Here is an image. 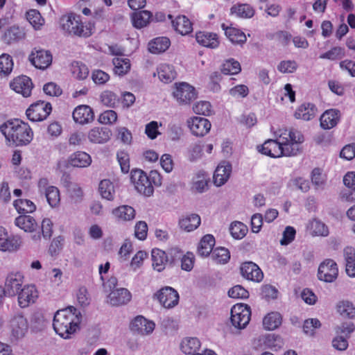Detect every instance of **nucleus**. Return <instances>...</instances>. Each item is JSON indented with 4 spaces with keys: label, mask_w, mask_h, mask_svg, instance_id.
Returning <instances> with one entry per match:
<instances>
[{
    "label": "nucleus",
    "mask_w": 355,
    "mask_h": 355,
    "mask_svg": "<svg viewBox=\"0 0 355 355\" xmlns=\"http://www.w3.org/2000/svg\"><path fill=\"white\" fill-rule=\"evenodd\" d=\"M215 244V239L211 234L204 236L199 243L198 253L201 257H207L211 254Z\"/></svg>",
    "instance_id": "4c0bfd02"
},
{
    "label": "nucleus",
    "mask_w": 355,
    "mask_h": 355,
    "mask_svg": "<svg viewBox=\"0 0 355 355\" xmlns=\"http://www.w3.org/2000/svg\"><path fill=\"white\" fill-rule=\"evenodd\" d=\"M51 110V103L38 101L30 105L26 112V114L30 121H40L45 119L50 114Z\"/></svg>",
    "instance_id": "9d476101"
},
{
    "label": "nucleus",
    "mask_w": 355,
    "mask_h": 355,
    "mask_svg": "<svg viewBox=\"0 0 355 355\" xmlns=\"http://www.w3.org/2000/svg\"><path fill=\"white\" fill-rule=\"evenodd\" d=\"M173 97L180 105H188L197 98L195 88L187 83H176L173 92Z\"/></svg>",
    "instance_id": "0eeeda50"
},
{
    "label": "nucleus",
    "mask_w": 355,
    "mask_h": 355,
    "mask_svg": "<svg viewBox=\"0 0 355 355\" xmlns=\"http://www.w3.org/2000/svg\"><path fill=\"white\" fill-rule=\"evenodd\" d=\"M67 191L70 198L76 202H80L83 198V190L77 183L69 185Z\"/></svg>",
    "instance_id": "69168bd1"
},
{
    "label": "nucleus",
    "mask_w": 355,
    "mask_h": 355,
    "mask_svg": "<svg viewBox=\"0 0 355 355\" xmlns=\"http://www.w3.org/2000/svg\"><path fill=\"white\" fill-rule=\"evenodd\" d=\"M208 181V175L205 171H198L192 178L191 191L199 193L205 192L207 189Z\"/></svg>",
    "instance_id": "bb28decb"
},
{
    "label": "nucleus",
    "mask_w": 355,
    "mask_h": 355,
    "mask_svg": "<svg viewBox=\"0 0 355 355\" xmlns=\"http://www.w3.org/2000/svg\"><path fill=\"white\" fill-rule=\"evenodd\" d=\"M251 317L250 307L244 304H236L231 309L230 320L232 325L239 329H244Z\"/></svg>",
    "instance_id": "39448f33"
},
{
    "label": "nucleus",
    "mask_w": 355,
    "mask_h": 355,
    "mask_svg": "<svg viewBox=\"0 0 355 355\" xmlns=\"http://www.w3.org/2000/svg\"><path fill=\"white\" fill-rule=\"evenodd\" d=\"M112 62L114 66V73L119 76H123L130 69V62L128 58H114Z\"/></svg>",
    "instance_id": "c03bdc74"
},
{
    "label": "nucleus",
    "mask_w": 355,
    "mask_h": 355,
    "mask_svg": "<svg viewBox=\"0 0 355 355\" xmlns=\"http://www.w3.org/2000/svg\"><path fill=\"white\" fill-rule=\"evenodd\" d=\"M132 295L124 288L112 290L108 295V302L112 306H121L130 301Z\"/></svg>",
    "instance_id": "aec40b11"
},
{
    "label": "nucleus",
    "mask_w": 355,
    "mask_h": 355,
    "mask_svg": "<svg viewBox=\"0 0 355 355\" xmlns=\"http://www.w3.org/2000/svg\"><path fill=\"white\" fill-rule=\"evenodd\" d=\"M15 224L27 232H33L37 228V223L33 217L29 215H21L15 218Z\"/></svg>",
    "instance_id": "f704fd0d"
},
{
    "label": "nucleus",
    "mask_w": 355,
    "mask_h": 355,
    "mask_svg": "<svg viewBox=\"0 0 355 355\" xmlns=\"http://www.w3.org/2000/svg\"><path fill=\"white\" fill-rule=\"evenodd\" d=\"M0 131L9 146H26L33 138V132L29 125L17 119L8 120L1 124Z\"/></svg>",
    "instance_id": "f03ea898"
},
{
    "label": "nucleus",
    "mask_w": 355,
    "mask_h": 355,
    "mask_svg": "<svg viewBox=\"0 0 355 355\" xmlns=\"http://www.w3.org/2000/svg\"><path fill=\"white\" fill-rule=\"evenodd\" d=\"M155 324L141 315L137 316L130 324L132 331L141 335L150 334L155 329Z\"/></svg>",
    "instance_id": "a211bd4d"
},
{
    "label": "nucleus",
    "mask_w": 355,
    "mask_h": 355,
    "mask_svg": "<svg viewBox=\"0 0 355 355\" xmlns=\"http://www.w3.org/2000/svg\"><path fill=\"white\" fill-rule=\"evenodd\" d=\"M18 304L21 308H26L35 302L38 297V291L33 284H26L17 294Z\"/></svg>",
    "instance_id": "f8f14e48"
},
{
    "label": "nucleus",
    "mask_w": 355,
    "mask_h": 355,
    "mask_svg": "<svg viewBox=\"0 0 355 355\" xmlns=\"http://www.w3.org/2000/svg\"><path fill=\"white\" fill-rule=\"evenodd\" d=\"M241 70L240 63L232 58L227 60L221 66V71L225 75L237 74Z\"/></svg>",
    "instance_id": "09e8293b"
},
{
    "label": "nucleus",
    "mask_w": 355,
    "mask_h": 355,
    "mask_svg": "<svg viewBox=\"0 0 355 355\" xmlns=\"http://www.w3.org/2000/svg\"><path fill=\"white\" fill-rule=\"evenodd\" d=\"M151 257L153 269L157 272L164 270L168 261L166 252L159 249H153Z\"/></svg>",
    "instance_id": "2f4dec72"
},
{
    "label": "nucleus",
    "mask_w": 355,
    "mask_h": 355,
    "mask_svg": "<svg viewBox=\"0 0 355 355\" xmlns=\"http://www.w3.org/2000/svg\"><path fill=\"white\" fill-rule=\"evenodd\" d=\"M340 119V112L336 109L326 110L320 116V126L324 130L335 127Z\"/></svg>",
    "instance_id": "393cba45"
},
{
    "label": "nucleus",
    "mask_w": 355,
    "mask_h": 355,
    "mask_svg": "<svg viewBox=\"0 0 355 355\" xmlns=\"http://www.w3.org/2000/svg\"><path fill=\"white\" fill-rule=\"evenodd\" d=\"M130 180L139 193L146 196H150L153 193V186L148 176L142 170H132Z\"/></svg>",
    "instance_id": "423d86ee"
},
{
    "label": "nucleus",
    "mask_w": 355,
    "mask_h": 355,
    "mask_svg": "<svg viewBox=\"0 0 355 355\" xmlns=\"http://www.w3.org/2000/svg\"><path fill=\"white\" fill-rule=\"evenodd\" d=\"M230 12L241 18H251L254 15V8L247 3L234 5L231 8Z\"/></svg>",
    "instance_id": "37998d69"
},
{
    "label": "nucleus",
    "mask_w": 355,
    "mask_h": 355,
    "mask_svg": "<svg viewBox=\"0 0 355 355\" xmlns=\"http://www.w3.org/2000/svg\"><path fill=\"white\" fill-rule=\"evenodd\" d=\"M112 214L118 220L129 221L135 217V210L128 205H122L113 209Z\"/></svg>",
    "instance_id": "e433bc0d"
},
{
    "label": "nucleus",
    "mask_w": 355,
    "mask_h": 355,
    "mask_svg": "<svg viewBox=\"0 0 355 355\" xmlns=\"http://www.w3.org/2000/svg\"><path fill=\"white\" fill-rule=\"evenodd\" d=\"M10 88L17 93L21 94L24 97L31 95L33 83L30 78L26 76H19L10 83Z\"/></svg>",
    "instance_id": "f3484780"
},
{
    "label": "nucleus",
    "mask_w": 355,
    "mask_h": 355,
    "mask_svg": "<svg viewBox=\"0 0 355 355\" xmlns=\"http://www.w3.org/2000/svg\"><path fill=\"white\" fill-rule=\"evenodd\" d=\"M112 136V132L108 128L96 127L88 132L89 141L94 144H104L108 141Z\"/></svg>",
    "instance_id": "5701e85b"
},
{
    "label": "nucleus",
    "mask_w": 355,
    "mask_h": 355,
    "mask_svg": "<svg viewBox=\"0 0 355 355\" xmlns=\"http://www.w3.org/2000/svg\"><path fill=\"white\" fill-rule=\"evenodd\" d=\"M73 119L76 123L86 124L93 121L94 114L92 109L86 105L76 107L73 112Z\"/></svg>",
    "instance_id": "6ab92c4d"
},
{
    "label": "nucleus",
    "mask_w": 355,
    "mask_h": 355,
    "mask_svg": "<svg viewBox=\"0 0 355 355\" xmlns=\"http://www.w3.org/2000/svg\"><path fill=\"white\" fill-rule=\"evenodd\" d=\"M311 182L316 189H323L325 184V178L319 168H314L311 172Z\"/></svg>",
    "instance_id": "13d9d810"
},
{
    "label": "nucleus",
    "mask_w": 355,
    "mask_h": 355,
    "mask_svg": "<svg viewBox=\"0 0 355 355\" xmlns=\"http://www.w3.org/2000/svg\"><path fill=\"white\" fill-rule=\"evenodd\" d=\"M338 276V267L336 262L331 259H324L318 267V278L327 283H332Z\"/></svg>",
    "instance_id": "1a4fd4ad"
},
{
    "label": "nucleus",
    "mask_w": 355,
    "mask_h": 355,
    "mask_svg": "<svg viewBox=\"0 0 355 355\" xmlns=\"http://www.w3.org/2000/svg\"><path fill=\"white\" fill-rule=\"evenodd\" d=\"M157 72L159 79L164 83L172 82L177 76L174 67L167 64H160L157 69Z\"/></svg>",
    "instance_id": "473e14b6"
},
{
    "label": "nucleus",
    "mask_w": 355,
    "mask_h": 355,
    "mask_svg": "<svg viewBox=\"0 0 355 355\" xmlns=\"http://www.w3.org/2000/svg\"><path fill=\"white\" fill-rule=\"evenodd\" d=\"M193 110L197 114L208 116L211 113V105L208 101H200L193 105Z\"/></svg>",
    "instance_id": "e2e57ef3"
},
{
    "label": "nucleus",
    "mask_w": 355,
    "mask_h": 355,
    "mask_svg": "<svg viewBox=\"0 0 355 355\" xmlns=\"http://www.w3.org/2000/svg\"><path fill=\"white\" fill-rule=\"evenodd\" d=\"M172 25L174 29L182 35L190 33L193 30L191 22L184 15L177 17L172 21Z\"/></svg>",
    "instance_id": "72a5a7b5"
},
{
    "label": "nucleus",
    "mask_w": 355,
    "mask_h": 355,
    "mask_svg": "<svg viewBox=\"0 0 355 355\" xmlns=\"http://www.w3.org/2000/svg\"><path fill=\"white\" fill-rule=\"evenodd\" d=\"M13 205L19 213H32L36 209L34 203L27 199L16 200L14 201Z\"/></svg>",
    "instance_id": "3c124183"
},
{
    "label": "nucleus",
    "mask_w": 355,
    "mask_h": 355,
    "mask_svg": "<svg viewBox=\"0 0 355 355\" xmlns=\"http://www.w3.org/2000/svg\"><path fill=\"white\" fill-rule=\"evenodd\" d=\"M13 67V62L12 57L6 53L0 55V73L3 75L9 74Z\"/></svg>",
    "instance_id": "6e6d98bb"
},
{
    "label": "nucleus",
    "mask_w": 355,
    "mask_h": 355,
    "mask_svg": "<svg viewBox=\"0 0 355 355\" xmlns=\"http://www.w3.org/2000/svg\"><path fill=\"white\" fill-rule=\"evenodd\" d=\"M170 44L171 42L168 37H159L148 43V50L152 53H160L166 51Z\"/></svg>",
    "instance_id": "c9c22d12"
},
{
    "label": "nucleus",
    "mask_w": 355,
    "mask_h": 355,
    "mask_svg": "<svg viewBox=\"0 0 355 355\" xmlns=\"http://www.w3.org/2000/svg\"><path fill=\"white\" fill-rule=\"evenodd\" d=\"M345 49L340 46H335L331 48L329 51L324 53L320 55V59H327L330 60H335L345 57Z\"/></svg>",
    "instance_id": "5fc2aeb1"
},
{
    "label": "nucleus",
    "mask_w": 355,
    "mask_h": 355,
    "mask_svg": "<svg viewBox=\"0 0 355 355\" xmlns=\"http://www.w3.org/2000/svg\"><path fill=\"white\" fill-rule=\"evenodd\" d=\"M321 327L320 320L317 318L307 319L304 322L303 324V331L304 333L309 336H312L315 334L316 329Z\"/></svg>",
    "instance_id": "864d4df0"
},
{
    "label": "nucleus",
    "mask_w": 355,
    "mask_h": 355,
    "mask_svg": "<svg viewBox=\"0 0 355 355\" xmlns=\"http://www.w3.org/2000/svg\"><path fill=\"white\" fill-rule=\"evenodd\" d=\"M202 155V146L200 144H191L187 150V157L190 162H196Z\"/></svg>",
    "instance_id": "bf43d9fd"
},
{
    "label": "nucleus",
    "mask_w": 355,
    "mask_h": 355,
    "mask_svg": "<svg viewBox=\"0 0 355 355\" xmlns=\"http://www.w3.org/2000/svg\"><path fill=\"white\" fill-rule=\"evenodd\" d=\"M200 224V218L198 214H192L182 218L179 221L181 229L187 232L196 230Z\"/></svg>",
    "instance_id": "58836bf2"
},
{
    "label": "nucleus",
    "mask_w": 355,
    "mask_h": 355,
    "mask_svg": "<svg viewBox=\"0 0 355 355\" xmlns=\"http://www.w3.org/2000/svg\"><path fill=\"white\" fill-rule=\"evenodd\" d=\"M81 315L73 306L58 311L54 315L53 326L55 331L67 339L78 329Z\"/></svg>",
    "instance_id": "7ed1b4c3"
},
{
    "label": "nucleus",
    "mask_w": 355,
    "mask_h": 355,
    "mask_svg": "<svg viewBox=\"0 0 355 355\" xmlns=\"http://www.w3.org/2000/svg\"><path fill=\"white\" fill-rule=\"evenodd\" d=\"M232 173V165L223 162L216 168L214 174V183L217 187L223 185L230 178Z\"/></svg>",
    "instance_id": "412c9836"
},
{
    "label": "nucleus",
    "mask_w": 355,
    "mask_h": 355,
    "mask_svg": "<svg viewBox=\"0 0 355 355\" xmlns=\"http://www.w3.org/2000/svg\"><path fill=\"white\" fill-rule=\"evenodd\" d=\"M42 195L45 196L51 207H56L59 205L60 202V191L56 187L53 186L49 188Z\"/></svg>",
    "instance_id": "de8ad7c7"
},
{
    "label": "nucleus",
    "mask_w": 355,
    "mask_h": 355,
    "mask_svg": "<svg viewBox=\"0 0 355 355\" xmlns=\"http://www.w3.org/2000/svg\"><path fill=\"white\" fill-rule=\"evenodd\" d=\"M317 112L318 109L314 104L304 103L297 107L294 116L297 119L310 121L315 116Z\"/></svg>",
    "instance_id": "a878e982"
},
{
    "label": "nucleus",
    "mask_w": 355,
    "mask_h": 355,
    "mask_svg": "<svg viewBox=\"0 0 355 355\" xmlns=\"http://www.w3.org/2000/svg\"><path fill=\"white\" fill-rule=\"evenodd\" d=\"M26 37L24 28L18 26H12L6 29L1 35V40L7 44L17 42Z\"/></svg>",
    "instance_id": "4be33fe9"
},
{
    "label": "nucleus",
    "mask_w": 355,
    "mask_h": 355,
    "mask_svg": "<svg viewBox=\"0 0 355 355\" xmlns=\"http://www.w3.org/2000/svg\"><path fill=\"white\" fill-rule=\"evenodd\" d=\"M248 229L241 222H234L231 224L230 232L232 237L236 239H241L246 234Z\"/></svg>",
    "instance_id": "603ef678"
},
{
    "label": "nucleus",
    "mask_w": 355,
    "mask_h": 355,
    "mask_svg": "<svg viewBox=\"0 0 355 355\" xmlns=\"http://www.w3.org/2000/svg\"><path fill=\"white\" fill-rule=\"evenodd\" d=\"M8 327L10 331L11 340H18L25 336L28 331V324L22 313H17L11 317Z\"/></svg>",
    "instance_id": "6e6552de"
},
{
    "label": "nucleus",
    "mask_w": 355,
    "mask_h": 355,
    "mask_svg": "<svg viewBox=\"0 0 355 355\" xmlns=\"http://www.w3.org/2000/svg\"><path fill=\"white\" fill-rule=\"evenodd\" d=\"M275 139L266 141L260 150L262 154L278 158L291 157L300 151V145L304 141L303 134L294 128L280 129L276 132Z\"/></svg>",
    "instance_id": "f257e3e1"
},
{
    "label": "nucleus",
    "mask_w": 355,
    "mask_h": 355,
    "mask_svg": "<svg viewBox=\"0 0 355 355\" xmlns=\"http://www.w3.org/2000/svg\"><path fill=\"white\" fill-rule=\"evenodd\" d=\"M159 303L166 309L175 306L179 302V294L172 287L166 286L156 293Z\"/></svg>",
    "instance_id": "ddd939ff"
},
{
    "label": "nucleus",
    "mask_w": 355,
    "mask_h": 355,
    "mask_svg": "<svg viewBox=\"0 0 355 355\" xmlns=\"http://www.w3.org/2000/svg\"><path fill=\"white\" fill-rule=\"evenodd\" d=\"M221 28L225 31L226 37L232 43L243 44L246 42L245 33L239 29L228 26L225 24H221Z\"/></svg>",
    "instance_id": "7c9ffc66"
},
{
    "label": "nucleus",
    "mask_w": 355,
    "mask_h": 355,
    "mask_svg": "<svg viewBox=\"0 0 355 355\" xmlns=\"http://www.w3.org/2000/svg\"><path fill=\"white\" fill-rule=\"evenodd\" d=\"M92 158L90 155L83 151H78L68 159V164L73 167L85 168L91 164Z\"/></svg>",
    "instance_id": "c85d7f7f"
},
{
    "label": "nucleus",
    "mask_w": 355,
    "mask_h": 355,
    "mask_svg": "<svg viewBox=\"0 0 355 355\" xmlns=\"http://www.w3.org/2000/svg\"><path fill=\"white\" fill-rule=\"evenodd\" d=\"M18 237H9L3 227H0V250L2 251L16 250L21 245Z\"/></svg>",
    "instance_id": "b1692460"
},
{
    "label": "nucleus",
    "mask_w": 355,
    "mask_h": 355,
    "mask_svg": "<svg viewBox=\"0 0 355 355\" xmlns=\"http://www.w3.org/2000/svg\"><path fill=\"white\" fill-rule=\"evenodd\" d=\"M116 158L122 173H128L130 171V157L128 153L124 150L118 151Z\"/></svg>",
    "instance_id": "4d7b16f0"
},
{
    "label": "nucleus",
    "mask_w": 355,
    "mask_h": 355,
    "mask_svg": "<svg viewBox=\"0 0 355 355\" xmlns=\"http://www.w3.org/2000/svg\"><path fill=\"white\" fill-rule=\"evenodd\" d=\"M188 127L191 133L196 137H203L211 129V123L205 118L193 116L187 120Z\"/></svg>",
    "instance_id": "4468645a"
},
{
    "label": "nucleus",
    "mask_w": 355,
    "mask_h": 355,
    "mask_svg": "<svg viewBox=\"0 0 355 355\" xmlns=\"http://www.w3.org/2000/svg\"><path fill=\"white\" fill-rule=\"evenodd\" d=\"M99 191L101 196L108 200H114V188L112 182L109 180H103L99 184Z\"/></svg>",
    "instance_id": "a18cd8bd"
},
{
    "label": "nucleus",
    "mask_w": 355,
    "mask_h": 355,
    "mask_svg": "<svg viewBox=\"0 0 355 355\" xmlns=\"http://www.w3.org/2000/svg\"><path fill=\"white\" fill-rule=\"evenodd\" d=\"M243 277L254 282H260L263 278V273L260 268L252 261L244 262L240 267Z\"/></svg>",
    "instance_id": "dca6fc26"
},
{
    "label": "nucleus",
    "mask_w": 355,
    "mask_h": 355,
    "mask_svg": "<svg viewBox=\"0 0 355 355\" xmlns=\"http://www.w3.org/2000/svg\"><path fill=\"white\" fill-rule=\"evenodd\" d=\"M338 312L346 317L354 318L355 316V308L349 302H342L338 306Z\"/></svg>",
    "instance_id": "0e129e2a"
},
{
    "label": "nucleus",
    "mask_w": 355,
    "mask_h": 355,
    "mask_svg": "<svg viewBox=\"0 0 355 355\" xmlns=\"http://www.w3.org/2000/svg\"><path fill=\"white\" fill-rule=\"evenodd\" d=\"M117 119V114L115 111L109 110L103 112L98 117V121L103 124H112Z\"/></svg>",
    "instance_id": "774afa93"
},
{
    "label": "nucleus",
    "mask_w": 355,
    "mask_h": 355,
    "mask_svg": "<svg viewBox=\"0 0 355 355\" xmlns=\"http://www.w3.org/2000/svg\"><path fill=\"white\" fill-rule=\"evenodd\" d=\"M346 274L350 277H355V249L347 246L343 250Z\"/></svg>",
    "instance_id": "cd10ccee"
},
{
    "label": "nucleus",
    "mask_w": 355,
    "mask_h": 355,
    "mask_svg": "<svg viewBox=\"0 0 355 355\" xmlns=\"http://www.w3.org/2000/svg\"><path fill=\"white\" fill-rule=\"evenodd\" d=\"M101 102L107 107H113L119 102L118 96L110 91H105L101 95Z\"/></svg>",
    "instance_id": "052dcab7"
},
{
    "label": "nucleus",
    "mask_w": 355,
    "mask_h": 355,
    "mask_svg": "<svg viewBox=\"0 0 355 355\" xmlns=\"http://www.w3.org/2000/svg\"><path fill=\"white\" fill-rule=\"evenodd\" d=\"M26 18L35 30H40L44 24V19L36 10H31L26 13Z\"/></svg>",
    "instance_id": "8fccbe9b"
},
{
    "label": "nucleus",
    "mask_w": 355,
    "mask_h": 355,
    "mask_svg": "<svg viewBox=\"0 0 355 355\" xmlns=\"http://www.w3.org/2000/svg\"><path fill=\"white\" fill-rule=\"evenodd\" d=\"M282 315L278 312H271L263 319L264 329L271 331L277 329L282 324Z\"/></svg>",
    "instance_id": "a19ab883"
},
{
    "label": "nucleus",
    "mask_w": 355,
    "mask_h": 355,
    "mask_svg": "<svg viewBox=\"0 0 355 355\" xmlns=\"http://www.w3.org/2000/svg\"><path fill=\"white\" fill-rule=\"evenodd\" d=\"M24 276L20 272H11L8 273L5 279L4 287L6 295L15 297L24 286Z\"/></svg>",
    "instance_id": "9b49d317"
},
{
    "label": "nucleus",
    "mask_w": 355,
    "mask_h": 355,
    "mask_svg": "<svg viewBox=\"0 0 355 355\" xmlns=\"http://www.w3.org/2000/svg\"><path fill=\"white\" fill-rule=\"evenodd\" d=\"M201 343L197 338H185L181 343L182 351L187 355L200 353Z\"/></svg>",
    "instance_id": "ea45409f"
},
{
    "label": "nucleus",
    "mask_w": 355,
    "mask_h": 355,
    "mask_svg": "<svg viewBox=\"0 0 355 355\" xmlns=\"http://www.w3.org/2000/svg\"><path fill=\"white\" fill-rule=\"evenodd\" d=\"M60 25L62 29L71 35L88 37L92 34L90 27L83 24L80 16L72 13L62 16Z\"/></svg>",
    "instance_id": "20e7f679"
},
{
    "label": "nucleus",
    "mask_w": 355,
    "mask_h": 355,
    "mask_svg": "<svg viewBox=\"0 0 355 355\" xmlns=\"http://www.w3.org/2000/svg\"><path fill=\"white\" fill-rule=\"evenodd\" d=\"M29 60L36 68L45 69L52 62V55L49 51L35 48L29 55Z\"/></svg>",
    "instance_id": "2eb2a0df"
},
{
    "label": "nucleus",
    "mask_w": 355,
    "mask_h": 355,
    "mask_svg": "<svg viewBox=\"0 0 355 355\" xmlns=\"http://www.w3.org/2000/svg\"><path fill=\"white\" fill-rule=\"evenodd\" d=\"M228 295L232 298L247 299L249 297V293L242 286L236 285L229 290Z\"/></svg>",
    "instance_id": "680f3d73"
},
{
    "label": "nucleus",
    "mask_w": 355,
    "mask_h": 355,
    "mask_svg": "<svg viewBox=\"0 0 355 355\" xmlns=\"http://www.w3.org/2000/svg\"><path fill=\"white\" fill-rule=\"evenodd\" d=\"M196 39L199 44L211 49H215L219 44L217 35L212 33L200 31L196 33Z\"/></svg>",
    "instance_id": "c756f323"
},
{
    "label": "nucleus",
    "mask_w": 355,
    "mask_h": 355,
    "mask_svg": "<svg viewBox=\"0 0 355 355\" xmlns=\"http://www.w3.org/2000/svg\"><path fill=\"white\" fill-rule=\"evenodd\" d=\"M297 64L294 60L282 61L277 66V69L284 73H293L297 69Z\"/></svg>",
    "instance_id": "338daca9"
},
{
    "label": "nucleus",
    "mask_w": 355,
    "mask_h": 355,
    "mask_svg": "<svg viewBox=\"0 0 355 355\" xmlns=\"http://www.w3.org/2000/svg\"><path fill=\"white\" fill-rule=\"evenodd\" d=\"M211 258L218 263L224 264L229 261L230 253L225 248H216L212 251Z\"/></svg>",
    "instance_id": "49530a36"
},
{
    "label": "nucleus",
    "mask_w": 355,
    "mask_h": 355,
    "mask_svg": "<svg viewBox=\"0 0 355 355\" xmlns=\"http://www.w3.org/2000/svg\"><path fill=\"white\" fill-rule=\"evenodd\" d=\"M151 17V12L148 10L135 12L132 15V24L137 28L145 27L148 24Z\"/></svg>",
    "instance_id": "79ce46f5"
}]
</instances>
